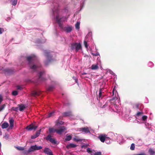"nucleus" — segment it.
<instances>
[{
  "label": "nucleus",
  "mask_w": 155,
  "mask_h": 155,
  "mask_svg": "<svg viewBox=\"0 0 155 155\" xmlns=\"http://www.w3.org/2000/svg\"><path fill=\"white\" fill-rule=\"evenodd\" d=\"M84 45L85 47L86 48H87V42L86 41H84Z\"/></svg>",
  "instance_id": "obj_44"
},
{
  "label": "nucleus",
  "mask_w": 155,
  "mask_h": 155,
  "mask_svg": "<svg viewBox=\"0 0 155 155\" xmlns=\"http://www.w3.org/2000/svg\"><path fill=\"white\" fill-rule=\"evenodd\" d=\"M42 148V147L41 146H38L36 145L32 146L29 148L27 152H28V153H30L31 152H33L35 150L41 149Z\"/></svg>",
  "instance_id": "obj_4"
},
{
  "label": "nucleus",
  "mask_w": 155,
  "mask_h": 155,
  "mask_svg": "<svg viewBox=\"0 0 155 155\" xmlns=\"http://www.w3.org/2000/svg\"><path fill=\"white\" fill-rule=\"evenodd\" d=\"M37 128V126L33 124H31L29 125L26 127V129L28 131H30L32 130H35Z\"/></svg>",
  "instance_id": "obj_6"
},
{
  "label": "nucleus",
  "mask_w": 155,
  "mask_h": 155,
  "mask_svg": "<svg viewBox=\"0 0 155 155\" xmlns=\"http://www.w3.org/2000/svg\"><path fill=\"white\" fill-rule=\"evenodd\" d=\"M98 68L97 64H93L91 67V69L93 70H97Z\"/></svg>",
  "instance_id": "obj_22"
},
{
  "label": "nucleus",
  "mask_w": 155,
  "mask_h": 155,
  "mask_svg": "<svg viewBox=\"0 0 155 155\" xmlns=\"http://www.w3.org/2000/svg\"><path fill=\"white\" fill-rule=\"evenodd\" d=\"M44 74H45V72L44 71L40 72L39 73V79L40 81H44L46 80V79L45 78L42 77V76Z\"/></svg>",
  "instance_id": "obj_7"
},
{
  "label": "nucleus",
  "mask_w": 155,
  "mask_h": 155,
  "mask_svg": "<svg viewBox=\"0 0 155 155\" xmlns=\"http://www.w3.org/2000/svg\"><path fill=\"white\" fill-rule=\"evenodd\" d=\"M71 48L72 50H75L76 52L81 49V45L80 43H74L71 44Z\"/></svg>",
  "instance_id": "obj_3"
},
{
  "label": "nucleus",
  "mask_w": 155,
  "mask_h": 155,
  "mask_svg": "<svg viewBox=\"0 0 155 155\" xmlns=\"http://www.w3.org/2000/svg\"><path fill=\"white\" fill-rule=\"evenodd\" d=\"M98 138L102 142H104L105 139L107 138V135H106L101 134L98 137Z\"/></svg>",
  "instance_id": "obj_11"
},
{
  "label": "nucleus",
  "mask_w": 155,
  "mask_h": 155,
  "mask_svg": "<svg viewBox=\"0 0 155 155\" xmlns=\"http://www.w3.org/2000/svg\"><path fill=\"white\" fill-rule=\"evenodd\" d=\"M78 81V80L77 79H75V81L76 82H77V81Z\"/></svg>",
  "instance_id": "obj_50"
},
{
  "label": "nucleus",
  "mask_w": 155,
  "mask_h": 155,
  "mask_svg": "<svg viewBox=\"0 0 155 155\" xmlns=\"http://www.w3.org/2000/svg\"><path fill=\"white\" fill-rule=\"evenodd\" d=\"M66 130L64 126H62L60 127L59 129H57V133L58 134H61Z\"/></svg>",
  "instance_id": "obj_8"
},
{
  "label": "nucleus",
  "mask_w": 155,
  "mask_h": 155,
  "mask_svg": "<svg viewBox=\"0 0 155 155\" xmlns=\"http://www.w3.org/2000/svg\"><path fill=\"white\" fill-rule=\"evenodd\" d=\"M19 110L20 111H22L25 110V106L23 104L19 105Z\"/></svg>",
  "instance_id": "obj_19"
},
{
  "label": "nucleus",
  "mask_w": 155,
  "mask_h": 155,
  "mask_svg": "<svg viewBox=\"0 0 155 155\" xmlns=\"http://www.w3.org/2000/svg\"><path fill=\"white\" fill-rule=\"evenodd\" d=\"M56 19L58 24L59 25V26L61 28H62L63 27V26L62 24L61 23V18H59V16L58 15H57L56 16Z\"/></svg>",
  "instance_id": "obj_9"
},
{
  "label": "nucleus",
  "mask_w": 155,
  "mask_h": 155,
  "mask_svg": "<svg viewBox=\"0 0 155 155\" xmlns=\"http://www.w3.org/2000/svg\"><path fill=\"white\" fill-rule=\"evenodd\" d=\"M44 152L48 155H53L51 150L48 148H45L44 150Z\"/></svg>",
  "instance_id": "obj_10"
},
{
  "label": "nucleus",
  "mask_w": 155,
  "mask_h": 155,
  "mask_svg": "<svg viewBox=\"0 0 155 155\" xmlns=\"http://www.w3.org/2000/svg\"><path fill=\"white\" fill-rule=\"evenodd\" d=\"M9 126L8 124V123L4 122L2 125V129H5L8 127Z\"/></svg>",
  "instance_id": "obj_18"
},
{
  "label": "nucleus",
  "mask_w": 155,
  "mask_h": 155,
  "mask_svg": "<svg viewBox=\"0 0 155 155\" xmlns=\"http://www.w3.org/2000/svg\"><path fill=\"white\" fill-rule=\"evenodd\" d=\"M87 151L89 153H92V151L91 150V149L90 148H88L87 149Z\"/></svg>",
  "instance_id": "obj_42"
},
{
  "label": "nucleus",
  "mask_w": 155,
  "mask_h": 155,
  "mask_svg": "<svg viewBox=\"0 0 155 155\" xmlns=\"http://www.w3.org/2000/svg\"><path fill=\"white\" fill-rule=\"evenodd\" d=\"M3 101V97L1 95H0V104Z\"/></svg>",
  "instance_id": "obj_45"
},
{
  "label": "nucleus",
  "mask_w": 155,
  "mask_h": 155,
  "mask_svg": "<svg viewBox=\"0 0 155 155\" xmlns=\"http://www.w3.org/2000/svg\"><path fill=\"white\" fill-rule=\"evenodd\" d=\"M18 94V91H15L12 92V94L14 96H16Z\"/></svg>",
  "instance_id": "obj_36"
},
{
  "label": "nucleus",
  "mask_w": 155,
  "mask_h": 155,
  "mask_svg": "<svg viewBox=\"0 0 155 155\" xmlns=\"http://www.w3.org/2000/svg\"><path fill=\"white\" fill-rule=\"evenodd\" d=\"M14 122V120L12 118L9 120V122L10 123V126L9 127V128L10 129H12L13 127Z\"/></svg>",
  "instance_id": "obj_15"
},
{
  "label": "nucleus",
  "mask_w": 155,
  "mask_h": 155,
  "mask_svg": "<svg viewBox=\"0 0 155 155\" xmlns=\"http://www.w3.org/2000/svg\"><path fill=\"white\" fill-rule=\"evenodd\" d=\"M4 29L3 28H0V34H2V32L4 31Z\"/></svg>",
  "instance_id": "obj_43"
},
{
  "label": "nucleus",
  "mask_w": 155,
  "mask_h": 155,
  "mask_svg": "<svg viewBox=\"0 0 155 155\" xmlns=\"http://www.w3.org/2000/svg\"><path fill=\"white\" fill-rule=\"evenodd\" d=\"M40 93L37 91H34L31 93V95L33 96H36L39 95Z\"/></svg>",
  "instance_id": "obj_24"
},
{
  "label": "nucleus",
  "mask_w": 155,
  "mask_h": 155,
  "mask_svg": "<svg viewBox=\"0 0 155 155\" xmlns=\"http://www.w3.org/2000/svg\"><path fill=\"white\" fill-rule=\"evenodd\" d=\"M27 151H25L24 152V153L25 154H27L28 153H28V152H27Z\"/></svg>",
  "instance_id": "obj_48"
},
{
  "label": "nucleus",
  "mask_w": 155,
  "mask_h": 155,
  "mask_svg": "<svg viewBox=\"0 0 155 155\" xmlns=\"http://www.w3.org/2000/svg\"><path fill=\"white\" fill-rule=\"evenodd\" d=\"M26 59L28 61V64L30 69L34 71H36L38 66L35 64L37 58L35 55L26 57Z\"/></svg>",
  "instance_id": "obj_1"
},
{
  "label": "nucleus",
  "mask_w": 155,
  "mask_h": 155,
  "mask_svg": "<svg viewBox=\"0 0 155 155\" xmlns=\"http://www.w3.org/2000/svg\"><path fill=\"white\" fill-rule=\"evenodd\" d=\"M72 30V26H69L65 27L64 28V31L67 33L71 32Z\"/></svg>",
  "instance_id": "obj_14"
},
{
  "label": "nucleus",
  "mask_w": 155,
  "mask_h": 155,
  "mask_svg": "<svg viewBox=\"0 0 155 155\" xmlns=\"http://www.w3.org/2000/svg\"><path fill=\"white\" fill-rule=\"evenodd\" d=\"M12 108L13 110L16 111H17L18 109V107H13Z\"/></svg>",
  "instance_id": "obj_38"
},
{
  "label": "nucleus",
  "mask_w": 155,
  "mask_h": 155,
  "mask_svg": "<svg viewBox=\"0 0 155 155\" xmlns=\"http://www.w3.org/2000/svg\"><path fill=\"white\" fill-rule=\"evenodd\" d=\"M41 130L40 129L39 130L36 131L35 134L37 136V137H38L40 135V132H41Z\"/></svg>",
  "instance_id": "obj_35"
},
{
  "label": "nucleus",
  "mask_w": 155,
  "mask_h": 155,
  "mask_svg": "<svg viewBox=\"0 0 155 155\" xmlns=\"http://www.w3.org/2000/svg\"><path fill=\"white\" fill-rule=\"evenodd\" d=\"M37 137V136L35 134V135H33L31 136V138L32 139H35V138H36Z\"/></svg>",
  "instance_id": "obj_41"
},
{
  "label": "nucleus",
  "mask_w": 155,
  "mask_h": 155,
  "mask_svg": "<svg viewBox=\"0 0 155 155\" xmlns=\"http://www.w3.org/2000/svg\"><path fill=\"white\" fill-rule=\"evenodd\" d=\"M62 118V117H60L59 118H58V119H59V120L60 119H61Z\"/></svg>",
  "instance_id": "obj_49"
},
{
  "label": "nucleus",
  "mask_w": 155,
  "mask_h": 155,
  "mask_svg": "<svg viewBox=\"0 0 155 155\" xmlns=\"http://www.w3.org/2000/svg\"><path fill=\"white\" fill-rule=\"evenodd\" d=\"M72 137L71 135L67 136L65 139V140L67 141H69L71 139Z\"/></svg>",
  "instance_id": "obj_30"
},
{
  "label": "nucleus",
  "mask_w": 155,
  "mask_h": 155,
  "mask_svg": "<svg viewBox=\"0 0 155 155\" xmlns=\"http://www.w3.org/2000/svg\"><path fill=\"white\" fill-rule=\"evenodd\" d=\"M54 89V87L53 86H50L48 88V90L49 91H52Z\"/></svg>",
  "instance_id": "obj_28"
},
{
  "label": "nucleus",
  "mask_w": 155,
  "mask_h": 155,
  "mask_svg": "<svg viewBox=\"0 0 155 155\" xmlns=\"http://www.w3.org/2000/svg\"><path fill=\"white\" fill-rule=\"evenodd\" d=\"M98 55V54L97 53L93 54V55L95 56H97Z\"/></svg>",
  "instance_id": "obj_47"
},
{
  "label": "nucleus",
  "mask_w": 155,
  "mask_h": 155,
  "mask_svg": "<svg viewBox=\"0 0 155 155\" xmlns=\"http://www.w3.org/2000/svg\"><path fill=\"white\" fill-rule=\"evenodd\" d=\"M77 146V145L73 143H70L69 144L67 145L66 147L67 149H69L71 148H74Z\"/></svg>",
  "instance_id": "obj_16"
},
{
  "label": "nucleus",
  "mask_w": 155,
  "mask_h": 155,
  "mask_svg": "<svg viewBox=\"0 0 155 155\" xmlns=\"http://www.w3.org/2000/svg\"><path fill=\"white\" fill-rule=\"evenodd\" d=\"M143 114L142 112H138L136 114V115L137 116H140L141 114Z\"/></svg>",
  "instance_id": "obj_40"
},
{
  "label": "nucleus",
  "mask_w": 155,
  "mask_h": 155,
  "mask_svg": "<svg viewBox=\"0 0 155 155\" xmlns=\"http://www.w3.org/2000/svg\"><path fill=\"white\" fill-rule=\"evenodd\" d=\"M52 136L51 134L48 135L46 137V139L49 141L53 144H57V141L54 138H51Z\"/></svg>",
  "instance_id": "obj_5"
},
{
  "label": "nucleus",
  "mask_w": 155,
  "mask_h": 155,
  "mask_svg": "<svg viewBox=\"0 0 155 155\" xmlns=\"http://www.w3.org/2000/svg\"><path fill=\"white\" fill-rule=\"evenodd\" d=\"M54 112H52L49 113L48 114V116L47 117H51L52 116H53L54 115Z\"/></svg>",
  "instance_id": "obj_32"
},
{
  "label": "nucleus",
  "mask_w": 155,
  "mask_h": 155,
  "mask_svg": "<svg viewBox=\"0 0 155 155\" xmlns=\"http://www.w3.org/2000/svg\"><path fill=\"white\" fill-rule=\"evenodd\" d=\"M63 122L61 121H60L59 119H58L56 121L55 126H58L59 124H63Z\"/></svg>",
  "instance_id": "obj_23"
},
{
  "label": "nucleus",
  "mask_w": 155,
  "mask_h": 155,
  "mask_svg": "<svg viewBox=\"0 0 155 155\" xmlns=\"http://www.w3.org/2000/svg\"><path fill=\"white\" fill-rule=\"evenodd\" d=\"M79 130L81 131L82 132L84 133H90V131L87 127H82L79 129Z\"/></svg>",
  "instance_id": "obj_12"
},
{
  "label": "nucleus",
  "mask_w": 155,
  "mask_h": 155,
  "mask_svg": "<svg viewBox=\"0 0 155 155\" xmlns=\"http://www.w3.org/2000/svg\"><path fill=\"white\" fill-rule=\"evenodd\" d=\"M4 71L5 72L8 74H12L13 72V70L10 69H6Z\"/></svg>",
  "instance_id": "obj_20"
},
{
  "label": "nucleus",
  "mask_w": 155,
  "mask_h": 155,
  "mask_svg": "<svg viewBox=\"0 0 155 155\" xmlns=\"http://www.w3.org/2000/svg\"><path fill=\"white\" fill-rule=\"evenodd\" d=\"M49 132L50 134L56 132L57 133V129L53 127H50L48 129Z\"/></svg>",
  "instance_id": "obj_17"
},
{
  "label": "nucleus",
  "mask_w": 155,
  "mask_h": 155,
  "mask_svg": "<svg viewBox=\"0 0 155 155\" xmlns=\"http://www.w3.org/2000/svg\"><path fill=\"white\" fill-rule=\"evenodd\" d=\"M16 148L19 150H23L24 149V148L22 147H16Z\"/></svg>",
  "instance_id": "obj_34"
},
{
  "label": "nucleus",
  "mask_w": 155,
  "mask_h": 155,
  "mask_svg": "<svg viewBox=\"0 0 155 155\" xmlns=\"http://www.w3.org/2000/svg\"><path fill=\"white\" fill-rule=\"evenodd\" d=\"M77 140V141H79V140Z\"/></svg>",
  "instance_id": "obj_53"
},
{
  "label": "nucleus",
  "mask_w": 155,
  "mask_h": 155,
  "mask_svg": "<svg viewBox=\"0 0 155 155\" xmlns=\"http://www.w3.org/2000/svg\"><path fill=\"white\" fill-rule=\"evenodd\" d=\"M51 52L46 50L44 51V55L46 57L47 60L44 62L45 65H47L53 60L52 56L51 54Z\"/></svg>",
  "instance_id": "obj_2"
},
{
  "label": "nucleus",
  "mask_w": 155,
  "mask_h": 155,
  "mask_svg": "<svg viewBox=\"0 0 155 155\" xmlns=\"http://www.w3.org/2000/svg\"><path fill=\"white\" fill-rule=\"evenodd\" d=\"M94 155H102L101 152H97L94 154Z\"/></svg>",
  "instance_id": "obj_39"
},
{
  "label": "nucleus",
  "mask_w": 155,
  "mask_h": 155,
  "mask_svg": "<svg viewBox=\"0 0 155 155\" xmlns=\"http://www.w3.org/2000/svg\"><path fill=\"white\" fill-rule=\"evenodd\" d=\"M6 106L5 104H3L0 107V112L2 111Z\"/></svg>",
  "instance_id": "obj_29"
},
{
  "label": "nucleus",
  "mask_w": 155,
  "mask_h": 155,
  "mask_svg": "<svg viewBox=\"0 0 155 155\" xmlns=\"http://www.w3.org/2000/svg\"><path fill=\"white\" fill-rule=\"evenodd\" d=\"M63 117L71 116L73 115L72 112L71 111L65 112L62 113V114Z\"/></svg>",
  "instance_id": "obj_13"
},
{
  "label": "nucleus",
  "mask_w": 155,
  "mask_h": 155,
  "mask_svg": "<svg viewBox=\"0 0 155 155\" xmlns=\"http://www.w3.org/2000/svg\"><path fill=\"white\" fill-rule=\"evenodd\" d=\"M147 118V117L146 116L144 115L142 117V119L143 120H145Z\"/></svg>",
  "instance_id": "obj_37"
},
{
  "label": "nucleus",
  "mask_w": 155,
  "mask_h": 155,
  "mask_svg": "<svg viewBox=\"0 0 155 155\" xmlns=\"http://www.w3.org/2000/svg\"><path fill=\"white\" fill-rule=\"evenodd\" d=\"M135 146L134 144L133 143L131 144L130 147V149L131 150H134L135 149Z\"/></svg>",
  "instance_id": "obj_33"
},
{
  "label": "nucleus",
  "mask_w": 155,
  "mask_h": 155,
  "mask_svg": "<svg viewBox=\"0 0 155 155\" xmlns=\"http://www.w3.org/2000/svg\"><path fill=\"white\" fill-rule=\"evenodd\" d=\"M86 74V73H84L83 74V75H84V74Z\"/></svg>",
  "instance_id": "obj_51"
},
{
  "label": "nucleus",
  "mask_w": 155,
  "mask_h": 155,
  "mask_svg": "<svg viewBox=\"0 0 155 155\" xmlns=\"http://www.w3.org/2000/svg\"><path fill=\"white\" fill-rule=\"evenodd\" d=\"M80 23L79 22H77L75 25V27L77 29H79L80 28Z\"/></svg>",
  "instance_id": "obj_27"
},
{
  "label": "nucleus",
  "mask_w": 155,
  "mask_h": 155,
  "mask_svg": "<svg viewBox=\"0 0 155 155\" xmlns=\"http://www.w3.org/2000/svg\"><path fill=\"white\" fill-rule=\"evenodd\" d=\"M140 104L139 103H137L134 104V108L139 109L140 107Z\"/></svg>",
  "instance_id": "obj_26"
},
{
  "label": "nucleus",
  "mask_w": 155,
  "mask_h": 155,
  "mask_svg": "<svg viewBox=\"0 0 155 155\" xmlns=\"http://www.w3.org/2000/svg\"><path fill=\"white\" fill-rule=\"evenodd\" d=\"M17 89L18 90H21L22 89V87L19 86H17Z\"/></svg>",
  "instance_id": "obj_46"
},
{
  "label": "nucleus",
  "mask_w": 155,
  "mask_h": 155,
  "mask_svg": "<svg viewBox=\"0 0 155 155\" xmlns=\"http://www.w3.org/2000/svg\"><path fill=\"white\" fill-rule=\"evenodd\" d=\"M149 152L150 155H155V151L153 149L151 148L149 149Z\"/></svg>",
  "instance_id": "obj_21"
},
{
  "label": "nucleus",
  "mask_w": 155,
  "mask_h": 155,
  "mask_svg": "<svg viewBox=\"0 0 155 155\" xmlns=\"http://www.w3.org/2000/svg\"><path fill=\"white\" fill-rule=\"evenodd\" d=\"M114 99V98H112V99H111V100H113Z\"/></svg>",
  "instance_id": "obj_52"
},
{
  "label": "nucleus",
  "mask_w": 155,
  "mask_h": 155,
  "mask_svg": "<svg viewBox=\"0 0 155 155\" xmlns=\"http://www.w3.org/2000/svg\"><path fill=\"white\" fill-rule=\"evenodd\" d=\"M102 90L101 89H100L99 90V98H100L101 97H102Z\"/></svg>",
  "instance_id": "obj_31"
},
{
  "label": "nucleus",
  "mask_w": 155,
  "mask_h": 155,
  "mask_svg": "<svg viewBox=\"0 0 155 155\" xmlns=\"http://www.w3.org/2000/svg\"><path fill=\"white\" fill-rule=\"evenodd\" d=\"M18 0H11V4L13 5H15L17 3Z\"/></svg>",
  "instance_id": "obj_25"
}]
</instances>
